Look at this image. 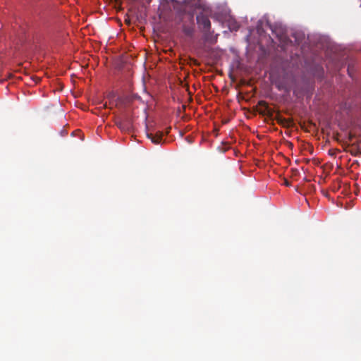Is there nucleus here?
I'll use <instances>...</instances> for the list:
<instances>
[{
	"instance_id": "nucleus-6",
	"label": "nucleus",
	"mask_w": 361,
	"mask_h": 361,
	"mask_svg": "<svg viewBox=\"0 0 361 361\" xmlns=\"http://www.w3.org/2000/svg\"><path fill=\"white\" fill-rule=\"evenodd\" d=\"M183 3L188 5H195L197 0H183Z\"/></svg>"
},
{
	"instance_id": "nucleus-4",
	"label": "nucleus",
	"mask_w": 361,
	"mask_h": 361,
	"mask_svg": "<svg viewBox=\"0 0 361 361\" xmlns=\"http://www.w3.org/2000/svg\"><path fill=\"white\" fill-rule=\"evenodd\" d=\"M276 119L279 123L281 124L284 127H289L293 122L292 120L283 118L281 116H278Z\"/></svg>"
},
{
	"instance_id": "nucleus-7",
	"label": "nucleus",
	"mask_w": 361,
	"mask_h": 361,
	"mask_svg": "<svg viewBox=\"0 0 361 361\" xmlns=\"http://www.w3.org/2000/svg\"><path fill=\"white\" fill-rule=\"evenodd\" d=\"M258 104H259V105H260V106H266V107H267V103H266V102H264V101H259Z\"/></svg>"
},
{
	"instance_id": "nucleus-9",
	"label": "nucleus",
	"mask_w": 361,
	"mask_h": 361,
	"mask_svg": "<svg viewBox=\"0 0 361 361\" xmlns=\"http://www.w3.org/2000/svg\"><path fill=\"white\" fill-rule=\"evenodd\" d=\"M284 184H285L286 186H290V183H289L287 180H285V181H284Z\"/></svg>"
},
{
	"instance_id": "nucleus-1",
	"label": "nucleus",
	"mask_w": 361,
	"mask_h": 361,
	"mask_svg": "<svg viewBox=\"0 0 361 361\" xmlns=\"http://www.w3.org/2000/svg\"><path fill=\"white\" fill-rule=\"evenodd\" d=\"M197 24L201 27L204 31H209L211 28V22L209 19V18L202 14L200 13L197 16Z\"/></svg>"
},
{
	"instance_id": "nucleus-2",
	"label": "nucleus",
	"mask_w": 361,
	"mask_h": 361,
	"mask_svg": "<svg viewBox=\"0 0 361 361\" xmlns=\"http://www.w3.org/2000/svg\"><path fill=\"white\" fill-rule=\"evenodd\" d=\"M163 135L164 133L161 131H157L155 133H149L147 134V137L151 140L152 142L156 145L161 142Z\"/></svg>"
},
{
	"instance_id": "nucleus-5",
	"label": "nucleus",
	"mask_w": 361,
	"mask_h": 361,
	"mask_svg": "<svg viewBox=\"0 0 361 361\" xmlns=\"http://www.w3.org/2000/svg\"><path fill=\"white\" fill-rule=\"evenodd\" d=\"M183 31L186 35L190 36V35H192V34L193 32V27H192V26L184 25L183 27Z\"/></svg>"
},
{
	"instance_id": "nucleus-3",
	"label": "nucleus",
	"mask_w": 361,
	"mask_h": 361,
	"mask_svg": "<svg viewBox=\"0 0 361 361\" xmlns=\"http://www.w3.org/2000/svg\"><path fill=\"white\" fill-rule=\"evenodd\" d=\"M273 33L276 34V36L282 42L285 41L286 37L285 36L284 32L281 28H278L276 26L270 25Z\"/></svg>"
},
{
	"instance_id": "nucleus-8",
	"label": "nucleus",
	"mask_w": 361,
	"mask_h": 361,
	"mask_svg": "<svg viewBox=\"0 0 361 361\" xmlns=\"http://www.w3.org/2000/svg\"><path fill=\"white\" fill-rule=\"evenodd\" d=\"M116 125L118 126V127L119 128H121V129L123 128V124H122V122H121V121H120V122H118V123H116Z\"/></svg>"
}]
</instances>
